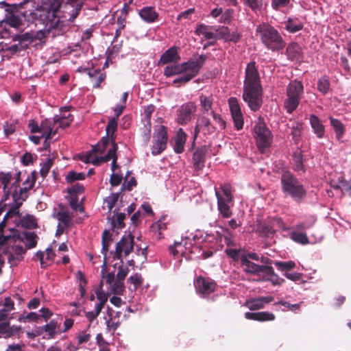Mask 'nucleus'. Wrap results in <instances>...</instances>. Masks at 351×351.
Instances as JSON below:
<instances>
[{
  "instance_id": "6e6d98bb",
  "label": "nucleus",
  "mask_w": 351,
  "mask_h": 351,
  "mask_svg": "<svg viewBox=\"0 0 351 351\" xmlns=\"http://www.w3.org/2000/svg\"><path fill=\"white\" fill-rule=\"evenodd\" d=\"M111 291L117 295H121L124 291V283L123 280L117 279L110 285Z\"/></svg>"
},
{
  "instance_id": "1a4fd4ad",
  "label": "nucleus",
  "mask_w": 351,
  "mask_h": 351,
  "mask_svg": "<svg viewBox=\"0 0 351 351\" xmlns=\"http://www.w3.org/2000/svg\"><path fill=\"white\" fill-rule=\"evenodd\" d=\"M256 145L261 152L265 148L269 147L271 143V134L265 125H259L255 127Z\"/></svg>"
},
{
  "instance_id": "603ef678",
  "label": "nucleus",
  "mask_w": 351,
  "mask_h": 351,
  "mask_svg": "<svg viewBox=\"0 0 351 351\" xmlns=\"http://www.w3.org/2000/svg\"><path fill=\"white\" fill-rule=\"evenodd\" d=\"M111 147L108 149L107 154L104 156V160L109 161L113 158H117V151L118 149V145L115 142V140L110 141Z\"/></svg>"
},
{
  "instance_id": "473e14b6",
  "label": "nucleus",
  "mask_w": 351,
  "mask_h": 351,
  "mask_svg": "<svg viewBox=\"0 0 351 351\" xmlns=\"http://www.w3.org/2000/svg\"><path fill=\"white\" fill-rule=\"evenodd\" d=\"M112 241V234L108 230H105L101 236L102 248L101 253L104 254V266L106 265V255L111 242Z\"/></svg>"
},
{
  "instance_id": "b1692460",
  "label": "nucleus",
  "mask_w": 351,
  "mask_h": 351,
  "mask_svg": "<svg viewBox=\"0 0 351 351\" xmlns=\"http://www.w3.org/2000/svg\"><path fill=\"white\" fill-rule=\"evenodd\" d=\"M139 15L143 21L147 23L156 22L159 16L154 7L145 6L139 10Z\"/></svg>"
},
{
  "instance_id": "f704fd0d",
  "label": "nucleus",
  "mask_w": 351,
  "mask_h": 351,
  "mask_svg": "<svg viewBox=\"0 0 351 351\" xmlns=\"http://www.w3.org/2000/svg\"><path fill=\"white\" fill-rule=\"evenodd\" d=\"M12 179V173H0V180L1 184L3 186V197L2 201H5L8 199L10 194V189H8V185Z\"/></svg>"
},
{
  "instance_id": "393cba45",
  "label": "nucleus",
  "mask_w": 351,
  "mask_h": 351,
  "mask_svg": "<svg viewBox=\"0 0 351 351\" xmlns=\"http://www.w3.org/2000/svg\"><path fill=\"white\" fill-rule=\"evenodd\" d=\"M215 195L217 199V208L219 213L223 218L230 217L232 215L230 206L228 204L230 202L224 200L223 196L217 189H215Z\"/></svg>"
},
{
  "instance_id": "338daca9",
  "label": "nucleus",
  "mask_w": 351,
  "mask_h": 351,
  "mask_svg": "<svg viewBox=\"0 0 351 351\" xmlns=\"http://www.w3.org/2000/svg\"><path fill=\"white\" fill-rule=\"evenodd\" d=\"M102 286H103V281H101L99 283V287L95 291V293L97 295V298L99 302L106 303L108 298V294L105 293L102 290Z\"/></svg>"
},
{
  "instance_id": "72a5a7b5",
  "label": "nucleus",
  "mask_w": 351,
  "mask_h": 351,
  "mask_svg": "<svg viewBox=\"0 0 351 351\" xmlns=\"http://www.w3.org/2000/svg\"><path fill=\"white\" fill-rule=\"evenodd\" d=\"M293 169L296 171H305L303 165V156L302 150L297 148L293 153Z\"/></svg>"
},
{
  "instance_id": "5fc2aeb1",
  "label": "nucleus",
  "mask_w": 351,
  "mask_h": 351,
  "mask_svg": "<svg viewBox=\"0 0 351 351\" xmlns=\"http://www.w3.org/2000/svg\"><path fill=\"white\" fill-rule=\"evenodd\" d=\"M28 195H23L21 192L15 189L12 192L13 204H20V207L22 206L23 202L26 200Z\"/></svg>"
},
{
  "instance_id": "a878e982",
  "label": "nucleus",
  "mask_w": 351,
  "mask_h": 351,
  "mask_svg": "<svg viewBox=\"0 0 351 351\" xmlns=\"http://www.w3.org/2000/svg\"><path fill=\"white\" fill-rule=\"evenodd\" d=\"M245 317L247 319L258 321V322H267L273 321L275 319V315L272 313L267 311H262L257 313L246 312Z\"/></svg>"
},
{
  "instance_id": "412c9836",
  "label": "nucleus",
  "mask_w": 351,
  "mask_h": 351,
  "mask_svg": "<svg viewBox=\"0 0 351 351\" xmlns=\"http://www.w3.org/2000/svg\"><path fill=\"white\" fill-rule=\"evenodd\" d=\"M217 34L219 38L224 40L226 42L237 43L241 35L237 30L230 32V29L228 27L221 26L219 27L217 29Z\"/></svg>"
},
{
  "instance_id": "774afa93",
  "label": "nucleus",
  "mask_w": 351,
  "mask_h": 351,
  "mask_svg": "<svg viewBox=\"0 0 351 351\" xmlns=\"http://www.w3.org/2000/svg\"><path fill=\"white\" fill-rule=\"evenodd\" d=\"M107 328L110 331L114 332L121 325V322L119 319H116V317H111L107 321Z\"/></svg>"
},
{
  "instance_id": "680f3d73",
  "label": "nucleus",
  "mask_w": 351,
  "mask_h": 351,
  "mask_svg": "<svg viewBox=\"0 0 351 351\" xmlns=\"http://www.w3.org/2000/svg\"><path fill=\"white\" fill-rule=\"evenodd\" d=\"M315 223V220L304 221L294 226V231L303 232L305 230L311 228Z\"/></svg>"
},
{
  "instance_id": "8fccbe9b",
  "label": "nucleus",
  "mask_w": 351,
  "mask_h": 351,
  "mask_svg": "<svg viewBox=\"0 0 351 351\" xmlns=\"http://www.w3.org/2000/svg\"><path fill=\"white\" fill-rule=\"evenodd\" d=\"M208 28V26L205 25L204 24L199 25L195 31V33L197 35H204L205 38L206 39H213L215 38V36L214 33L211 32H208L206 29Z\"/></svg>"
},
{
  "instance_id": "49530a36",
  "label": "nucleus",
  "mask_w": 351,
  "mask_h": 351,
  "mask_svg": "<svg viewBox=\"0 0 351 351\" xmlns=\"http://www.w3.org/2000/svg\"><path fill=\"white\" fill-rule=\"evenodd\" d=\"M213 99L211 96L207 97L204 95H201L199 96L200 105L202 110L204 112H208L210 110H211L213 106Z\"/></svg>"
},
{
  "instance_id": "423d86ee",
  "label": "nucleus",
  "mask_w": 351,
  "mask_h": 351,
  "mask_svg": "<svg viewBox=\"0 0 351 351\" xmlns=\"http://www.w3.org/2000/svg\"><path fill=\"white\" fill-rule=\"evenodd\" d=\"M134 237L132 233L129 232L128 234H124L116 244L115 251L112 257L113 259L120 260L121 263H123V254L124 257H126L134 250Z\"/></svg>"
},
{
  "instance_id": "7c9ffc66",
  "label": "nucleus",
  "mask_w": 351,
  "mask_h": 351,
  "mask_svg": "<svg viewBox=\"0 0 351 351\" xmlns=\"http://www.w3.org/2000/svg\"><path fill=\"white\" fill-rule=\"evenodd\" d=\"M186 134L182 128H180L177 132L175 145L173 149L176 153L181 154L184 150V145L186 140Z\"/></svg>"
},
{
  "instance_id": "13d9d810",
  "label": "nucleus",
  "mask_w": 351,
  "mask_h": 351,
  "mask_svg": "<svg viewBox=\"0 0 351 351\" xmlns=\"http://www.w3.org/2000/svg\"><path fill=\"white\" fill-rule=\"evenodd\" d=\"M220 189H221L223 197V199L228 202H232L233 196L232 194V187L229 184H221Z\"/></svg>"
},
{
  "instance_id": "4468645a",
  "label": "nucleus",
  "mask_w": 351,
  "mask_h": 351,
  "mask_svg": "<svg viewBox=\"0 0 351 351\" xmlns=\"http://www.w3.org/2000/svg\"><path fill=\"white\" fill-rule=\"evenodd\" d=\"M228 104L234 127L237 130H240L243 127V117L238 100L236 97H230Z\"/></svg>"
},
{
  "instance_id": "ea45409f",
  "label": "nucleus",
  "mask_w": 351,
  "mask_h": 351,
  "mask_svg": "<svg viewBox=\"0 0 351 351\" xmlns=\"http://www.w3.org/2000/svg\"><path fill=\"white\" fill-rule=\"evenodd\" d=\"M291 128V134L292 136V138L297 144L300 141L301 138L302 123L298 121H295L293 123Z\"/></svg>"
},
{
  "instance_id": "69168bd1",
  "label": "nucleus",
  "mask_w": 351,
  "mask_h": 351,
  "mask_svg": "<svg viewBox=\"0 0 351 351\" xmlns=\"http://www.w3.org/2000/svg\"><path fill=\"white\" fill-rule=\"evenodd\" d=\"M101 276L106 280V282L110 285H111L116 280L114 273H106V265L104 266V265L101 269Z\"/></svg>"
},
{
  "instance_id": "bb28decb",
  "label": "nucleus",
  "mask_w": 351,
  "mask_h": 351,
  "mask_svg": "<svg viewBox=\"0 0 351 351\" xmlns=\"http://www.w3.org/2000/svg\"><path fill=\"white\" fill-rule=\"evenodd\" d=\"M14 309V302L10 297L0 302V322L8 320L9 313Z\"/></svg>"
},
{
  "instance_id": "2eb2a0df",
  "label": "nucleus",
  "mask_w": 351,
  "mask_h": 351,
  "mask_svg": "<svg viewBox=\"0 0 351 351\" xmlns=\"http://www.w3.org/2000/svg\"><path fill=\"white\" fill-rule=\"evenodd\" d=\"M208 149L206 145L199 147L194 152L192 157L193 169L198 171H202L205 167L206 157Z\"/></svg>"
},
{
  "instance_id": "a19ab883",
  "label": "nucleus",
  "mask_w": 351,
  "mask_h": 351,
  "mask_svg": "<svg viewBox=\"0 0 351 351\" xmlns=\"http://www.w3.org/2000/svg\"><path fill=\"white\" fill-rule=\"evenodd\" d=\"M59 325L55 319H51L49 323L41 327V330L48 333L50 338H54L57 333V328Z\"/></svg>"
},
{
  "instance_id": "4d7b16f0",
  "label": "nucleus",
  "mask_w": 351,
  "mask_h": 351,
  "mask_svg": "<svg viewBox=\"0 0 351 351\" xmlns=\"http://www.w3.org/2000/svg\"><path fill=\"white\" fill-rule=\"evenodd\" d=\"M20 204H12L10 210L6 213L3 217V221L12 218L15 215L19 217Z\"/></svg>"
},
{
  "instance_id": "cd10ccee",
  "label": "nucleus",
  "mask_w": 351,
  "mask_h": 351,
  "mask_svg": "<svg viewBox=\"0 0 351 351\" xmlns=\"http://www.w3.org/2000/svg\"><path fill=\"white\" fill-rule=\"evenodd\" d=\"M241 266L243 271L247 274H259L260 266L247 258V256H240Z\"/></svg>"
},
{
  "instance_id": "37998d69",
  "label": "nucleus",
  "mask_w": 351,
  "mask_h": 351,
  "mask_svg": "<svg viewBox=\"0 0 351 351\" xmlns=\"http://www.w3.org/2000/svg\"><path fill=\"white\" fill-rule=\"evenodd\" d=\"M21 224L23 227L33 229L37 227V221L36 218L31 215H26L21 219Z\"/></svg>"
},
{
  "instance_id": "20e7f679",
  "label": "nucleus",
  "mask_w": 351,
  "mask_h": 351,
  "mask_svg": "<svg viewBox=\"0 0 351 351\" xmlns=\"http://www.w3.org/2000/svg\"><path fill=\"white\" fill-rule=\"evenodd\" d=\"M280 183L282 191L285 196H289L298 202L306 197V191L304 186L289 171H282Z\"/></svg>"
},
{
  "instance_id": "0e129e2a",
  "label": "nucleus",
  "mask_w": 351,
  "mask_h": 351,
  "mask_svg": "<svg viewBox=\"0 0 351 351\" xmlns=\"http://www.w3.org/2000/svg\"><path fill=\"white\" fill-rule=\"evenodd\" d=\"M53 164V158H48L45 162L42 165L40 173L42 177L45 178L47 176L51 167Z\"/></svg>"
},
{
  "instance_id": "864d4df0",
  "label": "nucleus",
  "mask_w": 351,
  "mask_h": 351,
  "mask_svg": "<svg viewBox=\"0 0 351 351\" xmlns=\"http://www.w3.org/2000/svg\"><path fill=\"white\" fill-rule=\"evenodd\" d=\"M86 176L84 173H77L74 171H71L66 176V180L68 183H72L76 180H84Z\"/></svg>"
},
{
  "instance_id": "3c124183",
  "label": "nucleus",
  "mask_w": 351,
  "mask_h": 351,
  "mask_svg": "<svg viewBox=\"0 0 351 351\" xmlns=\"http://www.w3.org/2000/svg\"><path fill=\"white\" fill-rule=\"evenodd\" d=\"M303 28V25L300 23H295L293 20L291 19H289L285 24V29L291 32L295 33Z\"/></svg>"
},
{
  "instance_id": "f8f14e48",
  "label": "nucleus",
  "mask_w": 351,
  "mask_h": 351,
  "mask_svg": "<svg viewBox=\"0 0 351 351\" xmlns=\"http://www.w3.org/2000/svg\"><path fill=\"white\" fill-rule=\"evenodd\" d=\"M197 107L193 102L189 101L184 104L178 110L177 122L180 125H186L192 119L196 112Z\"/></svg>"
},
{
  "instance_id": "dca6fc26",
  "label": "nucleus",
  "mask_w": 351,
  "mask_h": 351,
  "mask_svg": "<svg viewBox=\"0 0 351 351\" xmlns=\"http://www.w3.org/2000/svg\"><path fill=\"white\" fill-rule=\"evenodd\" d=\"M179 47L173 46L166 50L160 58L158 66H162L170 63H178L180 60Z\"/></svg>"
},
{
  "instance_id": "9d476101",
  "label": "nucleus",
  "mask_w": 351,
  "mask_h": 351,
  "mask_svg": "<svg viewBox=\"0 0 351 351\" xmlns=\"http://www.w3.org/2000/svg\"><path fill=\"white\" fill-rule=\"evenodd\" d=\"M28 3V0H25L23 2L19 4H13L12 5H9L6 2L2 1L0 3L1 7L7 6L8 8L5 9V10L10 14V16L7 18V19L3 20V23L1 27H3V24L5 22L12 27H19L21 25H22L21 20L20 17L17 15L14 14V11H18L19 9L22 8L23 5Z\"/></svg>"
},
{
  "instance_id": "e433bc0d",
  "label": "nucleus",
  "mask_w": 351,
  "mask_h": 351,
  "mask_svg": "<svg viewBox=\"0 0 351 351\" xmlns=\"http://www.w3.org/2000/svg\"><path fill=\"white\" fill-rule=\"evenodd\" d=\"M110 142V137L104 136L101 141L96 145L93 146L92 152L93 154H103L106 151L107 147L109 145Z\"/></svg>"
},
{
  "instance_id": "f3484780",
  "label": "nucleus",
  "mask_w": 351,
  "mask_h": 351,
  "mask_svg": "<svg viewBox=\"0 0 351 351\" xmlns=\"http://www.w3.org/2000/svg\"><path fill=\"white\" fill-rule=\"evenodd\" d=\"M21 332V326H11L9 320L0 322V338L8 339L18 336Z\"/></svg>"
},
{
  "instance_id": "5701e85b",
  "label": "nucleus",
  "mask_w": 351,
  "mask_h": 351,
  "mask_svg": "<svg viewBox=\"0 0 351 351\" xmlns=\"http://www.w3.org/2000/svg\"><path fill=\"white\" fill-rule=\"evenodd\" d=\"M273 300L274 298L271 296L259 297L246 300L245 306L250 311H256L263 308L266 304H269Z\"/></svg>"
},
{
  "instance_id": "58836bf2",
  "label": "nucleus",
  "mask_w": 351,
  "mask_h": 351,
  "mask_svg": "<svg viewBox=\"0 0 351 351\" xmlns=\"http://www.w3.org/2000/svg\"><path fill=\"white\" fill-rule=\"evenodd\" d=\"M330 121L331 125L335 131L337 138L340 141L345 132V128L343 123L339 120L332 117H330Z\"/></svg>"
},
{
  "instance_id": "ddd939ff",
  "label": "nucleus",
  "mask_w": 351,
  "mask_h": 351,
  "mask_svg": "<svg viewBox=\"0 0 351 351\" xmlns=\"http://www.w3.org/2000/svg\"><path fill=\"white\" fill-rule=\"evenodd\" d=\"M194 285L197 291L204 296L209 295L213 293L217 287V284L213 280L202 276L197 278Z\"/></svg>"
},
{
  "instance_id": "de8ad7c7",
  "label": "nucleus",
  "mask_w": 351,
  "mask_h": 351,
  "mask_svg": "<svg viewBox=\"0 0 351 351\" xmlns=\"http://www.w3.org/2000/svg\"><path fill=\"white\" fill-rule=\"evenodd\" d=\"M291 239L301 244H307L308 243V239L306 236V234L304 232H300L297 231H293L291 233Z\"/></svg>"
},
{
  "instance_id": "bf43d9fd",
  "label": "nucleus",
  "mask_w": 351,
  "mask_h": 351,
  "mask_svg": "<svg viewBox=\"0 0 351 351\" xmlns=\"http://www.w3.org/2000/svg\"><path fill=\"white\" fill-rule=\"evenodd\" d=\"M26 250L23 247V246L21 245H14L12 246V250L16 257V261H21L23 260V254L26 253Z\"/></svg>"
},
{
  "instance_id": "39448f33",
  "label": "nucleus",
  "mask_w": 351,
  "mask_h": 351,
  "mask_svg": "<svg viewBox=\"0 0 351 351\" xmlns=\"http://www.w3.org/2000/svg\"><path fill=\"white\" fill-rule=\"evenodd\" d=\"M304 94V86L300 81L293 80L287 87V99L285 107L289 114H291L298 106Z\"/></svg>"
},
{
  "instance_id": "aec40b11",
  "label": "nucleus",
  "mask_w": 351,
  "mask_h": 351,
  "mask_svg": "<svg viewBox=\"0 0 351 351\" xmlns=\"http://www.w3.org/2000/svg\"><path fill=\"white\" fill-rule=\"evenodd\" d=\"M13 238H16V240H19L23 243H25L26 249H32L37 245V235L34 232H23L16 234L15 232L13 234Z\"/></svg>"
},
{
  "instance_id": "6e6552de",
  "label": "nucleus",
  "mask_w": 351,
  "mask_h": 351,
  "mask_svg": "<svg viewBox=\"0 0 351 351\" xmlns=\"http://www.w3.org/2000/svg\"><path fill=\"white\" fill-rule=\"evenodd\" d=\"M153 145L152 146V154L154 156L160 154L167 148L168 143L167 129L165 126L160 125L156 130L153 136Z\"/></svg>"
},
{
  "instance_id": "2f4dec72",
  "label": "nucleus",
  "mask_w": 351,
  "mask_h": 351,
  "mask_svg": "<svg viewBox=\"0 0 351 351\" xmlns=\"http://www.w3.org/2000/svg\"><path fill=\"white\" fill-rule=\"evenodd\" d=\"M310 123L314 132L318 138H322L325 133L324 126L320 119L315 114H311L309 118Z\"/></svg>"
},
{
  "instance_id": "a18cd8bd",
  "label": "nucleus",
  "mask_w": 351,
  "mask_h": 351,
  "mask_svg": "<svg viewBox=\"0 0 351 351\" xmlns=\"http://www.w3.org/2000/svg\"><path fill=\"white\" fill-rule=\"evenodd\" d=\"M13 41H19V43L25 44V42L29 43L34 40V34L30 32H25L24 34H18L13 36Z\"/></svg>"
},
{
  "instance_id": "c03bdc74",
  "label": "nucleus",
  "mask_w": 351,
  "mask_h": 351,
  "mask_svg": "<svg viewBox=\"0 0 351 351\" xmlns=\"http://www.w3.org/2000/svg\"><path fill=\"white\" fill-rule=\"evenodd\" d=\"M53 217L58 219V220L62 223L64 226H69L71 221V217L67 211H59L56 214H53Z\"/></svg>"
},
{
  "instance_id": "6ab92c4d",
  "label": "nucleus",
  "mask_w": 351,
  "mask_h": 351,
  "mask_svg": "<svg viewBox=\"0 0 351 351\" xmlns=\"http://www.w3.org/2000/svg\"><path fill=\"white\" fill-rule=\"evenodd\" d=\"M54 119H45L42 121L40 125V132L42 133L41 137L45 138H51L58 132V128H55Z\"/></svg>"
},
{
  "instance_id": "f257e3e1",
  "label": "nucleus",
  "mask_w": 351,
  "mask_h": 351,
  "mask_svg": "<svg viewBox=\"0 0 351 351\" xmlns=\"http://www.w3.org/2000/svg\"><path fill=\"white\" fill-rule=\"evenodd\" d=\"M243 99L254 112L263 104V88L255 61L249 62L245 70Z\"/></svg>"
},
{
  "instance_id": "09e8293b",
  "label": "nucleus",
  "mask_w": 351,
  "mask_h": 351,
  "mask_svg": "<svg viewBox=\"0 0 351 351\" xmlns=\"http://www.w3.org/2000/svg\"><path fill=\"white\" fill-rule=\"evenodd\" d=\"M274 265L277 267L278 269L281 271H287L293 269L295 267V262L292 261L282 262V261H276L274 262Z\"/></svg>"
},
{
  "instance_id": "e2e57ef3",
  "label": "nucleus",
  "mask_w": 351,
  "mask_h": 351,
  "mask_svg": "<svg viewBox=\"0 0 351 351\" xmlns=\"http://www.w3.org/2000/svg\"><path fill=\"white\" fill-rule=\"evenodd\" d=\"M119 197V193H112L105 199L108 208L110 210L114 206Z\"/></svg>"
},
{
  "instance_id": "4c0bfd02",
  "label": "nucleus",
  "mask_w": 351,
  "mask_h": 351,
  "mask_svg": "<svg viewBox=\"0 0 351 351\" xmlns=\"http://www.w3.org/2000/svg\"><path fill=\"white\" fill-rule=\"evenodd\" d=\"M117 118H111L106 128V136L110 137V141L116 139V135L114 134L117 129Z\"/></svg>"
},
{
  "instance_id": "c9c22d12",
  "label": "nucleus",
  "mask_w": 351,
  "mask_h": 351,
  "mask_svg": "<svg viewBox=\"0 0 351 351\" xmlns=\"http://www.w3.org/2000/svg\"><path fill=\"white\" fill-rule=\"evenodd\" d=\"M55 124L58 125L56 128H65L69 127L72 121H73V117L72 114H69L67 116L60 117L59 115H55L53 117Z\"/></svg>"
},
{
  "instance_id": "9b49d317",
  "label": "nucleus",
  "mask_w": 351,
  "mask_h": 351,
  "mask_svg": "<svg viewBox=\"0 0 351 351\" xmlns=\"http://www.w3.org/2000/svg\"><path fill=\"white\" fill-rule=\"evenodd\" d=\"M216 130V127L211 124L208 118L204 116L199 117L194 128L193 144L200 132H202L204 136H207L213 134Z\"/></svg>"
},
{
  "instance_id": "c85d7f7f",
  "label": "nucleus",
  "mask_w": 351,
  "mask_h": 351,
  "mask_svg": "<svg viewBox=\"0 0 351 351\" xmlns=\"http://www.w3.org/2000/svg\"><path fill=\"white\" fill-rule=\"evenodd\" d=\"M47 11L41 9V8H39L34 11H26L22 13L21 14L28 22H31L36 20L44 21L47 17Z\"/></svg>"
},
{
  "instance_id": "4be33fe9",
  "label": "nucleus",
  "mask_w": 351,
  "mask_h": 351,
  "mask_svg": "<svg viewBox=\"0 0 351 351\" xmlns=\"http://www.w3.org/2000/svg\"><path fill=\"white\" fill-rule=\"evenodd\" d=\"M287 58L291 61H300L303 58L302 47L297 43H290L286 49Z\"/></svg>"
},
{
  "instance_id": "f03ea898",
  "label": "nucleus",
  "mask_w": 351,
  "mask_h": 351,
  "mask_svg": "<svg viewBox=\"0 0 351 351\" xmlns=\"http://www.w3.org/2000/svg\"><path fill=\"white\" fill-rule=\"evenodd\" d=\"M206 59V56L202 54L195 60L168 65L164 69V75L167 77L180 75L173 80L172 84L178 87L184 85L199 74Z\"/></svg>"
},
{
  "instance_id": "c756f323",
  "label": "nucleus",
  "mask_w": 351,
  "mask_h": 351,
  "mask_svg": "<svg viewBox=\"0 0 351 351\" xmlns=\"http://www.w3.org/2000/svg\"><path fill=\"white\" fill-rule=\"evenodd\" d=\"M155 107L153 105L148 106L144 111L145 114V119L146 121V123L145 124V131L144 137L146 142H147L149 140L150 138V134H151V128H152V123H151V117L152 114L154 111Z\"/></svg>"
},
{
  "instance_id": "79ce46f5",
  "label": "nucleus",
  "mask_w": 351,
  "mask_h": 351,
  "mask_svg": "<svg viewBox=\"0 0 351 351\" xmlns=\"http://www.w3.org/2000/svg\"><path fill=\"white\" fill-rule=\"evenodd\" d=\"M330 81L328 76H322L317 81V90L323 95H326L330 90Z\"/></svg>"
},
{
  "instance_id": "0eeeda50",
  "label": "nucleus",
  "mask_w": 351,
  "mask_h": 351,
  "mask_svg": "<svg viewBox=\"0 0 351 351\" xmlns=\"http://www.w3.org/2000/svg\"><path fill=\"white\" fill-rule=\"evenodd\" d=\"M280 229L286 230L282 219L279 217H269L258 226L257 231L261 237H271Z\"/></svg>"
},
{
  "instance_id": "052dcab7",
  "label": "nucleus",
  "mask_w": 351,
  "mask_h": 351,
  "mask_svg": "<svg viewBox=\"0 0 351 351\" xmlns=\"http://www.w3.org/2000/svg\"><path fill=\"white\" fill-rule=\"evenodd\" d=\"M143 278L141 274L136 273L134 275L131 276L128 278V282L133 284L134 286V289H136L138 287H141L143 284Z\"/></svg>"
},
{
  "instance_id": "a211bd4d",
  "label": "nucleus",
  "mask_w": 351,
  "mask_h": 351,
  "mask_svg": "<svg viewBox=\"0 0 351 351\" xmlns=\"http://www.w3.org/2000/svg\"><path fill=\"white\" fill-rule=\"evenodd\" d=\"M83 71L88 75L93 88H100L101 84L106 78V73L101 72L100 69L84 68Z\"/></svg>"
},
{
  "instance_id": "7ed1b4c3",
  "label": "nucleus",
  "mask_w": 351,
  "mask_h": 351,
  "mask_svg": "<svg viewBox=\"0 0 351 351\" xmlns=\"http://www.w3.org/2000/svg\"><path fill=\"white\" fill-rule=\"evenodd\" d=\"M256 34L269 50L280 51L285 47L286 43L278 31L269 24L258 25L256 28Z\"/></svg>"
}]
</instances>
